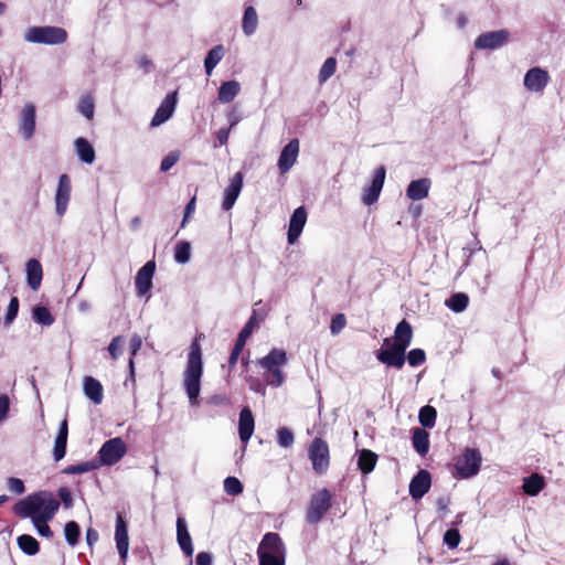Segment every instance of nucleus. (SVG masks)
<instances>
[{
    "mask_svg": "<svg viewBox=\"0 0 565 565\" xmlns=\"http://www.w3.org/2000/svg\"><path fill=\"white\" fill-rule=\"evenodd\" d=\"M178 102V92L174 90L169 93L161 102L160 106L156 110L151 121V127H158L166 122L173 115Z\"/></svg>",
    "mask_w": 565,
    "mask_h": 565,
    "instance_id": "13",
    "label": "nucleus"
},
{
    "mask_svg": "<svg viewBox=\"0 0 565 565\" xmlns=\"http://www.w3.org/2000/svg\"><path fill=\"white\" fill-rule=\"evenodd\" d=\"M266 313L262 315L259 318L257 316V311L253 310L252 316L249 317L248 321L245 323L241 332L238 333L235 345H238L239 348L244 349L247 339L252 335L254 329L258 326V322L264 320Z\"/></svg>",
    "mask_w": 565,
    "mask_h": 565,
    "instance_id": "28",
    "label": "nucleus"
},
{
    "mask_svg": "<svg viewBox=\"0 0 565 565\" xmlns=\"http://www.w3.org/2000/svg\"><path fill=\"white\" fill-rule=\"evenodd\" d=\"M122 344L124 338L121 335H117L110 341L108 345V352L114 360H117L120 355Z\"/></svg>",
    "mask_w": 565,
    "mask_h": 565,
    "instance_id": "55",
    "label": "nucleus"
},
{
    "mask_svg": "<svg viewBox=\"0 0 565 565\" xmlns=\"http://www.w3.org/2000/svg\"><path fill=\"white\" fill-rule=\"evenodd\" d=\"M255 428L253 413L248 406L242 408L238 418V435L242 443L247 444Z\"/></svg>",
    "mask_w": 565,
    "mask_h": 565,
    "instance_id": "22",
    "label": "nucleus"
},
{
    "mask_svg": "<svg viewBox=\"0 0 565 565\" xmlns=\"http://www.w3.org/2000/svg\"><path fill=\"white\" fill-rule=\"evenodd\" d=\"M85 395L95 404H100L103 401V385L99 381L92 376H86L84 380Z\"/></svg>",
    "mask_w": 565,
    "mask_h": 565,
    "instance_id": "32",
    "label": "nucleus"
},
{
    "mask_svg": "<svg viewBox=\"0 0 565 565\" xmlns=\"http://www.w3.org/2000/svg\"><path fill=\"white\" fill-rule=\"evenodd\" d=\"M32 315L33 319L42 326H51L54 322V317L49 308L44 306H36L33 308Z\"/></svg>",
    "mask_w": 565,
    "mask_h": 565,
    "instance_id": "41",
    "label": "nucleus"
},
{
    "mask_svg": "<svg viewBox=\"0 0 565 565\" xmlns=\"http://www.w3.org/2000/svg\"><path fill=\"white\" fill-rule=\"evenodd\" d=\"M25 40L32 43L62 44L67 40V32L60 26H31Z\"/></svg>",
    "mask_w": 565,
    "mask_h": 565,
    "instance_id": "5",
    "label": "nucleus"
},
{
    "mask_svg": "<svg viewBox=\"0 0 565 565\" xmlns=\"http://www.w3.org/2000/svg\"><path fill=\"white\" fill-rule=\"evenodd\" d=\"M385 175L386 169L384 166H380L374 170L371 185L365 188L362 194V201L365 205H372L379 200L384 185Z\"/></svg>",
    "mask_w": 565,
    "mask_h": 565,
    "instance_id": "12",
    "label": "nucleus"
},
{
    "mask_svg": "<svg viewBox=\"0 0 565 565\" xmlns=\"http://www.w3.org/2000/svg\"><path fill=\"white\" fill-rule=\"evenodd\" d=\"M242 351H243L242 348H239L238 345L234 344V347L232 349V352L230 354V358H228V367L231 370H233L235 367Z\"/></svg>",
    "mask_w": 565,
    "mask_h": 565,
    "instance_id": "61",
    "label": "nucleus"
},
{
    "mask_svg": "<svg viewBox=\"0 0 565 565\" xmlns=\"http://www.w3.org/2000/svg\"><path fill=\"white\" fill-rule=\"evenodd\" d=\"M509 36L510 33L507 30L486 32L476 39L475 46L478 50H495L507 44Z\"/></svg>",
    "mask_w": 565,
    "mask_h": 565,
    "instance_id": "11",
    "label": "nucleus"
},
{
    "mask_svg": "<svg viewBox=\"0 0 565 565\" xmlns=\"http://www.w3.org/2000/svg\"><path fill=\"white\" fill-rule=\"evenodd\" d=\"M287 363V354L282 349H271L267 355L258 360V364L270 375L267 382L271 386H280L285 382L281 366Z\"/></svg>",
    "mask_w": 565,
    "mask_h": 565,
    "instance_id": "4",
    "label": "nucleus"
},
{
    "mask_svg": "<svg viewBox=\"0 0 565 565\" xmlns=\"http://www.w3.org/2000/svg\"><path fill=\"white\" fill-rule=\"evenodd\" d=\"M58 497L64 504L65 508H72L73 507V497L71 491L63 487L58 489Z\"/></svg>",
    "mask_w": 565,
    "mask_h": 565,
    "instance_id": "59",
    "label": "nucleus"
},
{
    "mask_svg": "<svg viewBox=\"0 0 565 565\" xmlns=\"http://www.w3.org/2000/svg\"><path fill=\"white\" fill-rule=\"evenodd\" d=\"M209 403L213 405H225L228 404L230 401L225 395H213L209 398Z\"/></svg>",
    "mask_w": 565,
    "mask_h": 565,
    "instance_id": "64",
    "label": "nucleus"
},
{
    "mask_svg": "<svg viewBox=\"0 0 565 565\" xmlns=\"http://www.w3.org/2000/svg\"><path fill=\"white\" fill-rule=\"evenodd\" d=\"M347 326V318L344 313H335L331 318L330 332L332 335H338Z\"/></svg>",
    "mask_w": 565,
    "mask_h": 565,
    "instance_id": "51",
    "label": "nucleus"
},
{
    "mask_svg": "<svg viewBox=\"0 0 565 565\" xmlns=\"http://www.w3.org/2000/svg\"><path fill=\"white\" fill-rule=\"evenodd\" d=\"M78 110L83 114L87 119H92L94 116L95 105L92 96L86 95L83 96L78 104Z\"/></svg>",
    "mask_w": 565,
    "mask_h": 565,
    "instance_id": "46",
    "label": "nucleus"
},
{
    "mask_svg": "<svg viewBox=\"0 0 565 565\" xmlns=\"http://www.w3.org/2000/svg\"><path fill=\"white\" fill-rule=\"evenodd\" d=\"M431 181L428 178L414 180L408 184L406 195L413 201L423 200L428 196Z\"/></svg>",
    "mask_w": 565,
    "mask_h": 565,
    "instance_id": "24",
    "label": "nucleus"
},
{
    "mask_svg": "<svg viewBox=\"0 0 565 565\" xmlns=\"http://www.w3.org/2000/svg\"><path fill=\"white\" fill-rule=\"evenodd\" d=\"M308 456L312 463V469L317 475H324L330 467V449L328 443L316 437L308 448Z\"/></svg>",
    "mask_w": 565,
    "mask_h": 565,
    "instance_id": "7",
    "label": "nucleus"
},
{
    "mask_svg": "<svg viewBox=\"0 0 565 565\" xmlns=\"http://www.w3.org/2000/svg\"><path fill=\"white\" fill-rule=\"evenodd\" d=\"M19 547L26 555H35L40 551L39 542L29 534H22L17 540Z\"/></svg>",
    "mask_w": 565,
    "mask_h": 565,
    "instance_id": "38",
    "label": "nucleus"
},
{
    "mask_svg": "<svg viewBox=\"0 0 565 565\" xmlns=\"http://www.w3.org/2000/svg\"><path fill=\"white\" fill-rule=\"evenodd\" d=\"M243 179L244 175L242 172H236L230 180V184L224 191V199L222 202V209L224 211H230L235 204L241 190L243 188Z\"/></svg>",
    "mask_w": 565,
    "mask_h": 565,
    "instance_id": "19",
    "label": "nucleus"
},
{
    "mask_svg": "<svg viewBox=\"0 0 565 565\" xmlns=\"http://www.w3.org/2000/svg\"><path fill=\"white\" fill-rule=\"evenodd\" d=\"M204 338L199 333L190 345L185 370L183 372V386L191 405L199 404L201 379L203 375L202 348L200 341Z\"/></svg>",
    "mask_w": 565,
    "mask_h": 565,
    "instance_id": "2",
    "label": "nucleus"
},
{
    "mask_svg": "<svg viewBox=\"0 0 565 565\" xmlns=\"http://www.w3.org/2000/svg\"><path fill=\"white\" fill-rule=\"evenodd\" d=\"M8 489L15 494H22L25 491L24 482L14 477H10L7 481Z\"/></svg>",
    "mask_w": 565,
    "mask_h": 565,
    "instance_id": "57",
    "label": "nucleus"
},
{
    "mask_svg": "<svg viewBox=\"0 0 565 565\" xmlns=\"http://www.w3.org/2000/svg\"><path fill=\"white\" fill-rule=\"evenodd\" d=\"M333 495L328 488L315 491L307 503L305 511V521L309 525H318L324 515L332 508Z\"/></svg>",
    "mask_w": 565,
    "mask_h": 565,
    "instance_id": "3",
    "label": "nucleus"
},
{
    "mask_svg": "<svg viewBox=\"0 0 565 565\" xmlns=\"http://www.w3.org/2000/svg\"><path fill=\"white\" fill-rule=\"evenodd\" d=\"M437 411L430 405H425L418 414L419 423L425 428H433L436 424Z\"/></svg>",
    "mask_w": 565,
    "mask_h": 565,
    "instance_id": "40",
    "label": "nucleus"
},
{
    "mask_svg": "<svg viewBox=\"0 0 565 565\" xmlns=\"http://www.w3.org/2000/svg\"><path fill=\"white\" fill-rule=\"evenodd\" d=\"M413 339V328L408 321H399L394 331V341L392 343L401 345L405 350L409 347Z\"/></svg>",
    "mask_w": 565,
    "mask_h": 565,
    "instance_id": "27",
    "label": "nucleus"
},
{
    "mask_svg": "<svg viewBox=\"0 0 565 565\" xmlns=\"http://www.w3.org/2000/svg\"><path fill=\"white\" fill-rule=\"evenodd\" d=\"M461 541V535L457 529H449L444 534V543L449 548H456Z\"/></svg>",
    "mask_w": 565,
    "mask_h": 565,
    "instance_id": "52",
    "label": "nucleus"
},
{
    "mask_svg": "<svg viewBox=\"0 0 565 565\" xmlns=\"http://www.w3.org/2000/svg\"><path fill=\"white\" fill-rule=\"evenodd\" d=\"M241 86L236 81L224 82L218 89V100L221 103H231L239 93Z\"/></svg>",
    "mask_w": 565,
    "mask_h": 565,
    "instance_id": "35",
    "label": "nucleus"
},
{
    "mask_svg": "<svg viewBox=\"0 0 565 565\" xmlns=\"http://www.w3.org/2000/svg\"><path fill=\"white\" fill-rule=\"evenodd\" d=\"M299 153V140L291 139L281 150L278 159V168L281 173L288 172L297 161Z\"/></svg>",
    "mask_w": 565,
    "mask_h": 565,
    "instance_id": "18",
    "label": "nucleus"
},
{
    "mask_svg": "<svg viewBox=\"0 0 565 565\" xmlns=\"http://www.w3.org/2000/svg\"><path fill=\"white\" fill-rule=\"evenodd\" d=\"M10 411V398L7 394L0 395V424L3 423Z\"/></svg>",
    "mask_w": 565,
    "mask_h": 565,
    "instance_id": "58",
    "label": "nucleus"
},
{
    "mask_svg": "<svg viewBox=\"0 0 565 565\" xmlns=\"http://www.w3.org/2000/svg\"><path fill=\"white\" fill-rule=\"evenodd\" d=\"M548 82V72L541 67L530 68L524 76V86L530 92H543Z\"/></svg>",
    "mask_w": 565,
    "mask_h": 565,
    "instance_id": "16",
    "label": "nucleus"
},
{
    "mask_svg": "<svg viewBox=\"0 0 565 565\" xmlns=\"http://www.w3.org/2000/svg\"><path fill=\"white\" fill-rule=\"evenodd\" d=\"M18 312H19V299H18V297H12L9 302L7 313L4 317V324L10 326L13 322V320L17 318Z\"/></svg>",
    "mask_w": 565,
    "mask_h": 565,
    "instance_id": "53",
    "label": "nucleus"
},
{
    "mask_svg": "<svg viewBox=\"0 0 565 565\" xmlns=\"http://www.w3.org/2000/svg\"><path fill=\"white\" fill-rule=\"evenodd\" d=\"M481 454L476 448H465L462 454L456 459V476L468 479L476 476L481 467Z\"/></svg>",
    "mask_w": 565,
    "mask_h": 565,
    "instance_id": "6",
    "label": "nucleus"
},
{
    "mask_svg": "<svg viewBox=\"0 0 565 565\" xmlns=\"http://www.w3.org/2000/svg\"><path fill=\"white\" fill-rule=\"evenodd\" d=\"M377 455L370 449H362L358 456V468L363 475L371 473L377 462Z\"/></svg>",
    "mask_w": 565,
    "mask_h": 565,
    "instance_id": "30",
    "label": "nucleus"
},
{
    "mask_svg": "<svg viewBox=\"0 0 565 565\" xmlns=\"http://www.w3.org/2000/svg\"><path fill=\"white\" fill-rule=\"evenodd\" d=\"M545 487V480L542 475L532 473L523 479V492L530 497L537 495Z\"/></svg>",
    "mask_w": 565,
    "mask_h": 565,
    "instance_id": "31",
    "label": "nucleus"
},
{
    "mask_svg": "<svg viewBox=\"0 0 565 565\" xmlns=\"http://www.w3.org/2000/svg\"><path fill=\"white\" fill-rule=\"evenodd\" d=\"M191 257V245L189 242H179L174 247V259L179 264H185Z\"/></svg>",
    "mask_w": 565,
    "mask_h": 565,
    "instance_id": "42",
    "label": "nucleus"
},
{
    "mask_svg": "<svg viewBox=\"0 0 565 565\" xmlns=\"http://www.w3.org/2000/svg\"><path fill=\"white\" fill-rule=\"evenodd\" d=\"M224 490L230 495H238L243 492L244 487L236 477H227L224 480Z\"/></svg>",
    "mask_w": 565,
    "mask_h": 565,
    "instance_id": "48",
    "label": "nucleus"
},
{
    "mask_svg": "<svg viewBox=\"0 0 565 565\" xmlns=\"http://www.w3.org/2000/svg\"><path fill=\"white\" fill-rule=\"evenodd\" d=\"M259 565H285V554H258Z\"/></svg>",
    "mask_w": 565,
    "mask_h": 565,
    "instance_id": "47",
    "label": "nucleus"
},
{
    "mask_svg": "<svg viewBox=\"0 0 565 565\" xmlns=\"http://www.w3.org/2000/svg\"><path fill=\"white\" fill-rule=\"evenodd\" d=\"M60 508V502L50 492L40 491L18 501L13 512L20 518H31L38 533L44 537H52L53 532L47 522L53 519Z\"/></svg>",
    "mask_w": 565,
    "mask_h": 565,
    "instance_id": "1",
    "label": "nucleus"
},
{
    "mask_svg": "<svg viewBox=\"0 0 565 565\" xmlns=\"http://www.w3.org/2000/svg\"><path fill=\"white\" fill-rule=\"evenodd\" d=\"M383 345L386 349H381L376 352V359L387 365L395 369H402L406 361V350L401 345L392 343L390 338H385Z\"/></svg>",
    "mask_w": 565,
    "mask_h": 565,
    "instance_id": "9",
    "label": "nucleus"
},
{
    "mask_svg": "<svg viewBox=\"0 0 565 565\" xmlns=\"http://www.w3.org/2000/svg\"><path fill=\"white\" fill-rule=\"evenodd\" d=\"M72 184L71 179L66 173L58 178V184L55 193V210L58 216H63L67 210L71 199Z\"/></svg>",
    "mask_w": 565,
    "mask_h": 565,
    "instance_id": "14",
    "label": "nucleus"
},
{
    "mask_svg": "<svg viewBox=\"0 0 565 565\" xmlns=\"http://www.w3.org/2000/svg\"><path fill=\"white\" fill-rule=\"evenodd\" d=\"M431 477L427 470H420L409 483V494L413 499L423 498L430 489Z\"/></svg>",
    "mask_w": 565,
    "mask_h": 565,
    "instance_id": "20",
    "label": "nucleus"
},
{
    "mask_svg": "<svg viewBox=\"0 0 565 565\" xmlns=\"http://www.w3.org/2000/svg\"><path fill=\"white\" fill-rule=\"evenodd\" d=\"M307 222V211L305 206L297 207L291 214L287 239L290 245L295 244L299 238Z\"/></svg>",
    "mask_w": 565,
    "mask_h": 565,
    "instance_id": "17",
    "label": "nucleus"
},
{
    "mask_svg": "<svg viewBox=\"0 0 565 565\" xmlns=\"http://www.w3.org/2000/svg\"><path fill=\"white\" fill-rule=\"evenodd\" d=\"M127 452V445L120 437L111 438L103 444L98 451V458L102 465L114 466Z\"/></svg>",
    "mask_w": 565,
    "mask_h": 565,
    "instance_id": "8",
    "label": "nucleus"
},
{
    "mask_svg": "<svg viewBox=\"0 0 565 565\" xmlns=\"http://www.w3.org/2000/svg\"><path fill=\"white\" fill-rule=\"evenodd\" d=\"M223 56H224V47L221 44L215 45L207 52L205 60H204V67H205V72L207 75L212 74V71L220 63V61L223 58Z\"/></svg>",
    "mask_w": 565,
    "mask_h": 565,
    "instance_id": "36",
    "label": "nucleus"
},
{
    "mask_svg": "<svg viewBox=\"0 0 565 565\" xmlns=\"http://www.w3.org/2000/svg\"><path fill=\"white\" fill-rule=\"evenodd\" d=\"M115 542L122 565H126L129 551L128 523L121 513L116 515Z\"/></svg>",
    "mask_w": 565,
    "mask_h": 565,
    "instance_id": "10",
    "label": "nucleus"
},
{
    "mask_svg": "<svg viewBox=\"0 0 565 565\" xmlns=\"http://www.w3.org/2000/svg\"><path fill=\"white\" fill-rule=\"evenodd\" d=\"M65 540L71 546H75L78 543L81 529L75 521H70L64 527Z\"/></svg>",
    "mask_w": 565,
    "mask_h": 565,
    "instance_id": "43",
    "label": "nucleus"
},
{
    "mask_svg": "<svg viewBox=\"0 0 565 565\" xmlns=\"http://www.w3.org/2000/svg\"><path fill=\"white\" fill-rule=\"evenodd\" d=\"M195 203H196V198L193 196L189 202L188 204L185 205V209H184V215H183V220H182V223H181V227H184L186 222L189 221L190 216L192 215V213L194 212L195 210Z\"/></svg>",
    "mask_w": 565,
    "mask_h": 565,
    "instance_id": "60",
    "label": "nucleus"
},
{
    "mask_svg": "<svg viewBox=\"0 0 565 565\" xmlns=\"http://www.w3.org/2000/svg\"><path fill=\"white\" fill-rule=\"evenodd\" d=\"M154 270L156 263L153 260L147 262L138 270L135 279V286L138 296H143L151 289Z\"/></svg>",
    "mask_w": 565,
    "mask_h": 565,
    "instance_id": "15",
    "label": "nucleus"
},
{
    "mask_svg": "<svg viewBox=\"0 0 565 565\" xmlns=\"http://www.w3.org/2000/svg\"><path fill=\"white\" fill-rule=\"evenodd\" d=\"M195 565H212V556L206 552H200L195 558Z\"/></svg>",
    "mask_w": 565,
    "mask_h": 565,
    "instance_id": "62",
    "label": "nucleus"
},
{
    "mask_svg": "<svg viewBox=\"0 0 565 565\" xmlns=\"http://www.w3.org/2000/svg\"><path fill=\"white\" fill-rule=\"evenodd\" d=\"M264 552L269 554H285V544L278 533L268 532L263 536L257 554Z\"/></svg>",
    "mask_w": 565,
    "mask_h": 565,
    "instance_id": "21",
    "label": "nucleus"
},
{
    "mask_svg": "<svg viewBox=\"0 0 565 565\" xmlns=\"http://www.w3.org/2000/svg\"><path fill=\"white\" fill-rule=\"evenodd\" d=\"M412 443L414 449L420 455L425 456L429 450V435L423 428H415L413 430Z\"/></svg>",
    "mask_w": 565,
    "mask_h": 565,
    "instance_id": "33",
    "label": "nucleus"
},
{
    "mask_svg": "<svg viewBox=\"0 0 565 565\" xmlns=\"http://www.w3.org/2000/svg\"><path fill=\"white\" fill-rule=\"evenodd\" d=\"M407 362L415 367L426 362V353L423 349H413L406 355Z\"/></svg>",
    "mask_w": 565,
    "mask_h": 565,
    "instance_id": "50",
    "label": "nucleus"
},
{
    "mask_svg": "<svg viewBox=\"0 0 565 565\" xmlns=\"http://www.w3.org/2000/svg\"><path fill=\"white\" fill-rule=\"evenodd\" d=\"M98 540H99L98 532L93 527L87 529V531H86L87 544L92 547Z\"/></svg>",
    "mask_w": 565,
    "mask_h": 565,
    "instance_id": "63",
    "label": "nucleus"
},
{
    "mask_svg": "<svg viewBox=\"0 0 565 565\" xmlns=\"http://www.w3.org/2000/svg\"><path fill=\"white\" fill-rule=\"evenodd\" d=\"M67 436H68V424L67 420L64 419L58 428L57 436L55 438L53 456L55 461H60L65 457L66 454V445H67Z\"/></svg>",
    "mask_w": 565,
    "mask_h": 565,
    "instance_id": "26",
    "label": "nucleus"
},
{
    "mask_svg": "<svg viewBox=\"0 0 565 565\" xmlns=\"http://www.w3.org/2000/svg\"><path fill=\"white\" fill-rule=\"evenodd\" d=\"M43 277V270L40 262L38 259H30L26 263V279L28 285L32 290H38L41 286Z\"/></svg>",
    "mask_w": 565,
    "mask_h": 565,
    "instance_id": "29",
    "label": "nucleus"
},
{
    "mask_svg": "<svg viewBox=\"0 0 565 565\" xmlns=\"http://www.w3.org/2000/svg\"><path fill=\"white\" fill-rule=\"evenodd\" d=\"M258 24L257 12L254 7L249 6L245 9L243 15V31L246 35H252Z\"/></svg>",
    "mask_w": 565,
    "mask_h": 565,
    "instance_id": "37",
    "label": "nucleus"
},
{
    "mask_svg": "<svg viewBox=\"0 0 565 565\" xmlns=\"http://www.w3.org/2000/svg\"><path fill=\"white\" fill-rule=\"evenodd\" d=\"M177 539H178V543H179L181 550L183 551V553L189 557L192 556V554H193L192 540H191L190 533L188 531L185 520L181 516L178 518V520H177Z\"/></svg>",
    "mask_w": 565,
    "mask_h": 565,
    "instance_id": "25",
    "label": "nucleus"
},
{
    "mask_svg": "<svg viewBox=\"0 0 565 565\" xmlns=\"http://www.w3.org/2000/svg\"><path fill=\"white\" fill-rule=\"evenodd\" d=\"M295 441L294 434L287 427H280L277 430V443L282 448H289Z\"/></svg>",
    "mask_w": 565,
    "mask_h": 565,
    "instance_id": "49",
    "label": "nucleus"
},
{
    "mask_svg": "<svg viewBox=\"0 0 565 565\" xmlns=\"http://www.w3.org/2000/svg\"><path fill=\"white\" fill-rule=\"evenodd\" d=\"M180 159V152L179 151H171L169 152L161 161L160 163V170L162 172L169 171Z\"/></svg>",
    "mask_w": 565,
    "mask_h": 565,
    "instance_id": "54",
    "label": "nucleus"
},
{
    "mask_svg": "<svg viewBox=\"0 0 565 565\" xmlns=\"http://www.w3.org/2000/svg\"><path fill=\"white\" fill-rule=\"evenodd\" d=\"M20 130L25 139H30L35 130V106L26 104L21 114Z\"/></svg>",
    "mask_w": 565,
    "mask_h": 565,
    "instance_id": "23",
    "label": "nucleus"
},
{
    "mask_svg": "<svg viewBox=\"0 0 565 565\" xmlns=\"http://www.w3.org/2000/svg\"><path fill=\"white\" fill-rule=\"evenodd\" d=\"M97 468V465L92 462V461H85V462H81L78 465H70L67 466L63 472L66 473V475H81V473H85V472H88L90 470H94Z\"/></svg>",
    "mask_w": 565,
    "mask_h": 565,
    "instance_id": "45",
    "label": "nucleus"
},
{
    "mask_svg": "<svg viewBox=\"0 0 565 565\" xmlns=\"http://www.w3.org/2000/svg\"><path fill=\"white\" fill-rule=\"evenodd\" d=\"M468 305L469 297L463 292L454 294L448 300H446V306L457 313L465 311Z\"/></svg>",
    "mask_w": 565,
    "mask_h": 565,
    "instance_id": "39",
    "label": "nucleus"
},
{
    "mask_svg": "<svg viewBox=\"0 0 565 565\" xmlns=\"http://www.w3.org/2000/svg\"><path fill=\"white\" fill-rule=\"evenodd\" d=\"M237 124V119L236 118H233L231 120V124L228 127L226 128H221L217 132H216V139L218 141V145L220 146H224L227 143L228 141V137H230V132H231V129Z\"/></svg>",
    "mask_w": 565,
    "mask_h": 565,
    "instance_id": "56",
    "label": "nucleus"
},
{
    "mask_svg": "<svg viewBox=\"0 0 565 565\" xmlns=\"http://www.w3.org/2000/svg\"><path fill=\"white\" fill-rule=\"evenodd\" d=\"M75 149L79 159L85 163H93L95 160V150L93 146L85 138H77L75 140Z\"/></svg>",
    "mask_w": 565,
    "mask_h": 565,
    "instance_id": "34",
    "label": "nucleus"
},
{
    "mask_svg": "<svg viewBox=\"0 0 565 565\" xmlns=\"http://www.w3.org/2000/svg\"><path fill=\"white\" fill-rule=\"evenodd\" d=\"M337 70V60L334 57H328L322 64L319 72V83L327 82Z\"/></svg>",
    "mask_w": 565,
    "mask_h": 565,
    "instance_id": "44",
    "label": "nucleus"
}]
</instances>
